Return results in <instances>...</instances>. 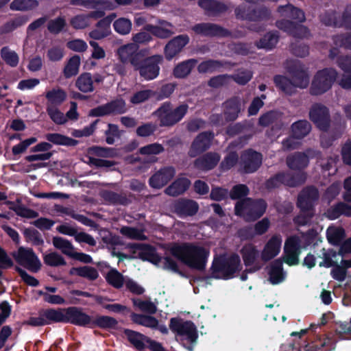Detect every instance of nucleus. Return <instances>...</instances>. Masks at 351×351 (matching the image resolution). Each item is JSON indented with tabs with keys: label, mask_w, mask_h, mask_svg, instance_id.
Segmentation results:
<instances>
[{
	"label": "nucleus",
	"mask_w": 351,
	"mask_h": 351,
	"mask_svg": "<svg viewBox=\"0 0 351 351\" xmlns=\"http://www.w3.org/2000/svg\"><path fill=\"white\" fill-rule=\"evenodd\" d=\"M170 254L183 264L191 269L204 271L206 269L208 250L193 243H174L169 248Z\"/></svg>",
	"instance_id": "obj_1"
},
{
	"label": "nucleus",
	"mask_w": 351,
	"mask_h": 351,
	"mask_svg": "<svg viewBox=\"0 0 351 351\" xmlns=\"http://www.w3.org/2000/svg\"><path fill=\"white\" fill-rule=\"evenodd\" d=\"M241 269L240 256L236 253H232L215 257L210 269L212 278L229 280L233 278Z\"/></svg>",
	"instance_id": "obj_2"
},
{
	"label": "nucleus",
	"mask_w": 351,
	"mask_h": 351,
	"mask_svg": "<svg viewBox=\"0 0 351 351\" xmlns=\"http://www.w3.org/2000/svg\"><path fill=\"white\" fill-rule=\"evenodd\" d=\"M319 197L318 189L313 186L302 189L298 195L296 206L300 210L295 221L300 225H306L314 216L315 206Z\"/></svg>",
	"instance_id": "obj_3"
},
{
	"label": "nucleus",
	"mask_w": 351,
	"mask_h": 351,
	"mask_svg": "<svg viewBox=\"0 0 351 351\" xmlns=\"http://www.w3.org/2000/svg\"><path fill=\"white\" fill-rule=\"evenodd\" d=\"M169 328L186 350H193L194 345L197 341L198 332L192 321H184L179 317H172L169 321Z\"/></svg>",
	"instance_id": "obj_4"
},
{
	"label": "nucleus",
	"mask_w": 351,
	"mask_h": 351,
	"mask_svg": "<svg viewBox=\"0 0 351 351\" xmlns=\"http://www.w3.org/2000/svg\"><path fill=\"white\" fill-rule=\"evenodd\" d=\"M267 206V202L263 198L245 197L236 202L234 214L246 222H253L263 216Z\"/></svg>",
	"instance_id": "obj_5"
},
{
	"label": "nucleus",
	"mask_w": 351,
	"mask_h": 351,
	"mask_svg": "<svg viewBox=\"0 0 351 351\" xmlns=\"http://www.w3.org/2000/svg\"><path fill=\"white\" fill-rule=\"evenodd\" d=\"M189 106L186 104H180L173 108L170 101H165L153 112V115L159 120L160 127L170 128L179 123L187 114Z\"/></svg>",
	"instance_id": "obj_6"
},
{
	"label": "nucleus",
	"mask_w": 351,
	"mask_h": 351,
	"mask_svg": "<svg viewBox=\"0 0 351 351\" xmlns=\"http://www.w3.org/2000/svg\"><path fill=\"white\" fill-rule=\"evenodd\" d=\"M306 180V176L303 172L291 173L289 172H278L271 176L265 182V187L268 191L280 188L282 185L289 187H296L303 184Z\"/></svg>",
	"instance_id": "obj_7"
},
{
	"label": "nucleus",
	"mask_w": 351,
	"mask_h": 351,
	"mask_svg": "<svg viewBox=\"0 0 351 351\" xmlns=\"http://www.w3.org/2000/svg\"><path fill=\"white\" fill-rule=\"evenodd\" d=\"M65 308H40L37 317H30L26 324L33 327L64 324Z\"/></svg>",
	"instance_id": "obj_8"
},
{
	"label": "nucleus",
	"mask_w": 351,
	"mask_h": 351,
	"mask_svg": "<svg viewBox=\"0 0 351 351\" xmlns=\"http://www.w3.org/2000/svg\"><path fill=\"white\" fill-rule=\"evenodd\" d=\"M163 62L162 55L156 54L146 56V51L143 53L134 70L138 71L140 76L145 80H152L156 78L160 73V64Z\"/></svg>",
	"instance_id": "obj_9"
},
{
	"label": "nucleus",
	"mask_w": 351,
	"mask_h": 351,
	"mask_svg": "<svg viewBox=\"0 0 351 351\" xmlns=\"http://www.w3.org/2000/svg\"><path fill=\"white\" fill-rule=\"evenodd\" d=\"M337 71L331 68H326L319 71L315 75L309 88L311 95H321L332 87L336 80Z\"/></svg>",
	"instance_id": "obj_10"
},
{
	"label": "nucleus",
	"mask_w": 351,
	"mask_h": 351,
	"mask_svg": "<svg viewBox=\"0 0 351 351\" xmlns=\"http://www.w3.org/2000/svg\"><path fill=\"white\" fill-rule=\"evenodd\" d=\"M123 333L128 341L137 350L148 348L152 351H166L162 345L150 337L131 329H124Z\"/></svg>",
	"instance_id": "obj_11"
},
{
	"label": "nucleus",
	"mask_w": 351,
	"mask_h": 351,
	"mask_svg": "<svg viewBox=\"0 0 351 351\" xmlns=\"http://www.w3.org/2000/svg\"><path fill=\"white\" fill-rule=\"evenodd\" d=\"M234 14L237 19L250 21H267L271 16L270 10L265 6L252 8L246 5H240L237 7Z\"/></svg>",
	"instance_id": "obj_12"
},
{
	"label": "nucleus",
	"mask_w": 351,
	"mask_h": 351,
	"mask_svg": "<svg viewBox=\"0 0 351 351\" xmlns=\"http://www.w3.org/2000/svg\"><path fill=\"white\" fill-rule=\"evenodd\" d=\"M310 120L322 132H327L330 127L329 109L320 103L313 104L308 112Z\"/></svg>",
	"instance_id": "obj_13"
},
{
	"label": "nucleus",
	"mask_w": 351,
	"mask_h": 351,
	"mask_svg": "<svg viewBox=\"0 0 351 351\" xmlns=\"http://www.w3.org/2000/svg\"><path fill=\"white\" fill-rule=\"evenodd\" d=\"M14 257L19 265L33 273H37L41 268V262L32 248L20 247Z\"/></svg>",
	"instance_id": "obj_14"
},
{
	"label": "nucleus",
	"mask_w": 351,
	"mask_h": 351,
	"mask_svg": "<svg viewBox=\"0 0 351 351\" xmlns=\"http://www.w3.org/2000/svg\"><path fill=\"white\" fill-rule=\"evenodd\" d=\"M301 253V241L298 236L292 235L287 238L284 245V257L282 261L289 266L297 265L300 263Z\"/></svg>",
	"instance_id": "obj_15"
},
{
	"label": "nucleus",
	"mask_w": 351,
	"mask_h": 351,
	"mask_svg": "<svg viewBox=\"0 0 351 351\" xmlns=\"http://www.w3.org/2000/svg\"><path fill=\"white\" fill-rule=\"evenodd\" d=\"M262 162V154L249 148L241 153L239 164L244 173H252L260 168Z\"/></svg>",
	"instance_id": "obj_16"
},
{
	"label": "nucleus",
	"mask_w": 351,
	"mask_h": 351,
	"mask_svg": "<svg viewBox=\"0 0 351 351\" xmlns=\"http://www.w3.org/2000/svg\"><path fill=\"white\" fill-rule=\"evenodd\" d=\"M92 317L80 307L69 306L65 308L64 324H71L81 327L90 328Z\"/></svg>",
	"instance_id": "obj_17"
},
{
	"label": "nucleus",
	"mask_w": 351,
	"mask_h": 351,
	"mask_svg": "<svg viewBox=\"0 0 351 351\" xmlns=\"http://www.w3.org/2000/svg\"><path fill=\"white\" fill-rule=\"evenodd\" d=\"M145 52L144 49H140L138 45L131 43L123 45L117 49V55L122 63H130L134 67Z\"/></svg>",
	"instance_id": "obj_18"
},
{
	"label": "nucleus",
	"mask_w": 351,
	"mask_h": 351,
	"mask_svg": "<svg viewBox=\"0 0 351 351\" xmlns=\"http://www.w3.org/2000/svg\"><path fill=\"white\" fill-rule=\"evenodd\" d=\"M214 136L212 131L200 132L193 141L189 150V156L195 158L208 149Z\"/></svg>",
	"instance_id": "obj_19"
},
{
	"label": "nucleus",
	"mask_w": 351,
	"mask_h": 351,
	"mask_svg": "<svg viewBox=\"0 0 351 351\" xmlns=\"http://www.w3.org/2000/svg\"><path fill=\"white\" fill-rule=\"evenodd\" d=\"M187 34H180L171 38L164 47V55L167 60L170 61L178 55L189 43Z\"/></svg>",
	"instance_id": "obj_20"
},
{
	"label": "nucleus",
	"mask_w": 351,
	"mask_h": 351,
	"mask_svg": "<svg viewBox=\"0 0 351 351\" xmlns=\"http://www.w3.org/2000/svg\"><path fill=\"white\" fill-rule=\"evenodd\" d=\"M176 169L172 166L160 168L149 179V185L152 189H160L167 185L175 176Z\"/></svg>",
	"instance_id": "obj_21"
},
{
	"label": "nucleus",
	"mask_w": 351,
	"mask_h": 351,
	"mask_svg": "<svg viewBox=\"0 0 351 351\" xmlns=\"http://www.w3.org/2000/svg\"><path fill=\"white\" fill-rule=\"evenodd\" d=\"M192 29L195 34L204 36L228 37L231 35L228 29L211 23H197L192 27Z\"/></svg>",
	"instance_id": "obj_22"
},
{
	"label": "nucleus",
	"mask_w": 351,
	"mask_h": 351,
	"mask_svg": "<svg viewBox=\"0 0 351 351\" xmlns=\"http://www.w3.org/2000/svg\"><path fill=\"white\" fill-rule=\"evenodd\" d=\"M156 25L147 24L143 27V29L149 32L152 36L160 39H167L175 34L173 31L174 25L165 20L159 19Z\"/></svg>",
	"instance_id": "obj_23"
},
{
	"label": "nucleus",
	"mask_w": 351,
	"mask_h": 351,
	"mask_svg": "<svg viewBox=\"0 0 351 351\" xmlns=\"http://www.w3.org/2000/svg\"><path fill=\"white\" fill-rule=\"evenodd\" d=\"M222 108L226 121H234L242 110L241 100L239 97H232L223 103Z\"/></svg>",
	"instance_id": "obj_24"
},
{
	"label": "nucleus",
	"mask_w": 351,
	"mask_h": 351,
	"mask_svg": "<svg viewBox=\"0 0 351 351\" xmlns=\"http://www.w3.org/2000/svg\"><path fill=\"white\" fill-rule=\"evenodd\" d=\"M282 238L280 235H273L265 243L261 252V260L267 263L277 256L280 252Z\"/></svg>",
	"instance_id": "obj_25"
},
{
	"label": "nucleus",
	"mask_w": 351,
	"mask_h": 351,
	"mask_svg": "<svg viewBox=\"0 0 351 351\" xmlns=\"http://www.w3.org/2000/svg\"><path fill=\"white\" fill-rule=\"evenodd\" d=\"M128 247L134 250H139V258L143 261H147L153 264H158L162 257L156 253L155 248L149 244L146 243H129Z\"/></svg>",
	"instance_id": "obj_26"
},
{
	"label": "nucleus",
	"mask_w": 351,
	"mask_h": 351,
	"mask_svg": "<svg viewBox=\"0 0 351 351\" xmlns=\"http://www.w3.org/2000/svg\"><path fill=\"white\" fill-rule=\"evenodd\" d=\"M220 156L216 152H207L194 160V167L199 171H208L213 169L219 163Z\"/></svg>",
	"instance_id": "obj_27"
},
{
	"label": "nucleus",
	"mask_w": 351,
	"mask_h": 351,
	"mask_svg": "<svg viewBox=\"0 0 351 351\" xmlns=\"http://www.w3.org/2000/svg\"><path fill=\"white\" fill-rule=\"evenodd\" d=\"M173 208L180 217H191L198 212L199 205L193 199L180 198L175 202Z\"/></svg>",
	"instance_id": "obj_28"
},
{
	"label": "nucleus",
	"mask_w": 351,
	"mask_h": 351,
	"mask_svg": "<svg viewBox=\"0 0 351 351\" xmlns=\"http://www.w3.org/2000/svg\"><path fill=\"white\" fill-rule=\"evenodd\" d=\"M198 5L209 16H219L228 10V6L226 3L217 0H199Z\"/></svg>",
	"instance_id": "obj_29"
},
{
	"label": "nucleus",
	"mask_w": 351,
	"mask_h": 351,
	"mask_svg": "<svg viewBox=\"0 0 351 351\" xmlns=\"http://www.w3.org/2000/svg\"><path fill=\"white\" fill-rule=\"evenodd\" d=\"M277 12L281 16L291 18L299 23H303L306 20L304 11L291 3H287L285 5H279L277 8Z\"/></svg>",
	"instance_id": "obj_30"
},
{
	"label": "nucleus",
	"mask_w": 351,
	"mask_h": 351,
	"mask_svg": "<svg viewBox=\"0 0 351 351\" xmlns=\"http://www.w3.org/2000/svg\"><path fill=\"white\" fill-rule=\"evenodd\" d=\"M269 280L272 285L281 283L285 278L283 271V261L281 258L275 259L270 265L268 271Z\"/></svg>",
	"instance_id": "obj_31"
},
{
	"label": "nucleus",
	"mask_w": 351,
	"mask_h": 351,
	"mask_svg": "<svg viewBox=\"0 0 351 351\" xmlns=\"http://www.w3.org/2000/svg\"><path fill=\"white\" fill-rule=\"evenodd\" d=\"M240 253L242 256L244 265L246 267L254 265L259 256H261V254L256 246L252 243L244 245L240 250Z\"/></svg>",
	"instance_id": "obj_32"
},
{
	"label": "nucleus",
	"mask_w": 351,
	"mask_h": 351,
	"mask_svg": "<svg viewBox=\"0 0 351 351\" xmlns=\"http://www.w3.org/2000/svg\"><path fill=\"white\" fill-rule=\"evenodd\" d=\"M100 196L106 202L112 205L127 206L132 202L125 195L109 190L102 191Z\"/></svg>",
	"instance_id": "obj_33"
},
{
	"label": "nucleus",
	"mask_w": 351,
	"mask_h": 351,
	"mask_svg": "<svg viewBox=\"0 0 351 351\" xmlns=\"http://www.w3.org/2000/svg\"><path fill=\"white\" fill-rule=\"evenodd\" d=\"M191 181L186 178H180L167 186L165 193L170 196L176 197L184 193L190 186Z\"/></svg>",
	"instance_id": "obj_34"
},
{
	"label": "nucleus",
	"mask_w": 351,
	"mask_h": 351,
	"mask_svg": "<svg viewBox=\"0 0 351 351\" xmlns=\"http://www.w3.org/2000/svg\"><path fill=\"white\" fill-rule=\"evenodd\" d=\"M197 60L191 58L178 63L173 69V75L177 79H184L195 68Z\"/></svg>",
	"instance_id": "obj_35"
},
{
	"label": "nucleus",
	"mask_w": 351,
	"mask_h": 351,
	"mask_svg": "<svg viewBox=\"0 0 351 351\" xmlns=\"http://www.w3.org/2000/svg\"><path fill=\"white\" fill-rule=\"evenodd\" d=\"M289 73L293 78V83L296 88H305L308 86V73L301 67L294 65L289 68Z\"/></svg>",
	"instance_id": "obj_36"
},
{
	"label": "nucleus",
	"mask_w": 351,
	"mask_h": 351,
	"mask_svg": "<svg viewBox=\"0 0 351 351\" xmlns=\"http://www.w3.org/2000/svg\"><path fill=\"white\" fill-rule=\"evenodd\" d=\"M341 215L351 217V206L339 202L327 209L326 216L330 220L338 219Z\"/></svg>",
	"instance_id": "obj_37"
},
{
	"label": "nucleus",
	"mask_w": 351,
	"mask_h": 351,
	"mask_svg": "<svg viewBox=\"0 0 351 351\" xmlns=\"http://www.w3.org/2000/svg\"><path fill=\"white\" fill-rule=\"evenodd\" d=\"M308 157L304 152H295L292 156L287 158V165L291 169H304L308 166Z\"/></svg>",
	"instance_id": "obj_38"
},
{
	"label": "nucleus",
	"mask_w": 351,
	"mask_h": 351,
	"mask_svg": "<svg viewBox=\"0 0 351 351\" xmlns=\"http://www.w3.org/2000/svg\"><path fill=\"white\" fill-rule=\"evenodd\" d=\"M226 64L227 62L223 60L208 59L199 64L197 71L199 73L221 72Z\"/></svg>",
	"instance_id": "obj_39"
},
{
	"label": "nucleus",
	"mask_w": 351,
	"mask_h": 351,
	"mask_svg": "<svg viewBox=\"0 0 351 351\" xmlns=\"http://www.w3.org/2000/svg\"><path fill=\"white\" fill-rule=\"evenodd\" d=\"M311 129V124L307 120H299L291 124V134L296 139L302 140L310 133Z\"/></svg>",
	"instance_id": "obj_40"
},
{
	"label": "nucleus",
	"mask_w": 351,
	"mask_h": 351,
	"mask_svg": "<svg viewBox=\"0 0 351 351\" xmlns=\"http://www.w3.org/2000/svg\"><path fill=\"white\" fill-rule=\"evenodd\" d=\"M66 91L62 88H52L45 94L47 100V106L58 107L66 100Z\"/></svg>",
	"instance_id": "obj_41"
},
{
	"label": "nucleus",
	"mask_w": 351,
	"mask_h": 351,
	"mask_svg": "<svg viewBox=\"0 0 351 351\" xmlns=\"http://www.w3.org/2000/svg\"><path fill=\"white\" fill-rule=\"evenodd\" d=\"M276 87L288 95H292L295 92V86L292 80L282 75H276L274 77Z\"/></svg>",
	"instance_id": "obj_42"
},
{
	"label": "nucleus",
	"mask_w": 351,
	"mask_h": 351,
	"mask_svg": "<svg viewBox=\"0 0 351 351\" xmlns=\"http://www.w3.org/2000/svg\"><path fill=\"white\" fill-rule=\"evenodd\" d=\"M117 325L118 321L115 318L108 315H99L95 319L92 318L90 328L98 327L106 330L117 329Z\"/></svg>",
	"instance_id": "obj_43"
},
{
	"label": "nucleus",
	"mask_w": 351,
	"mask_h": 351,
	"mask_svg": "<svg viewBox=\"0 0 351 351\" xmlns=\"http://www.w3.org/2000/svg\"><path fill=\"white\" fill-rule=\"evenodd\" d=\"M75 86L84 93L93 92L95 88L91 74L87 72L80 74L75 81Z\"/></svg>",
	"instance_id": "obj_44"
},
{
	"label": "nucleus",
	"mask_w": 351,
	"mask_h": 351,
	"mask_svg": "<svg viewBox=\"0 0 351 351\" xmlns=\"http://www.w3.org/2000/svg\"><path fill=\"white\" fill-rule=\"evenodd\" d=\"M45 138L54 145L74 147L78 144V141L59 133H48Z\"/></svg>",
	"instance_id": "obj_45"
},
{
	"label": "nucleus",
	"mask_w": 351,
	"mask_h": 351,
	"mask_svg": "<svg viewBox=\"0 0 351 351\" xmlns=\"http://www.w3.org/2000/svg\"><path fill=\"white\" fill-rule=\"evenodd\" d=\"M130 317L133 323L147 328H154L158 324V319L151 315L132 313Z\"/></svg>",
	"instance_id": "obj_46"
},
{
	"label": "nucleus",
	"mask_w": 351,
	"mask_h": 351,
	"mask_svg": "<svg viewBox=\"0 0 351 351\" xmlns=\"http://www.w3.org/2000/svg\"><path fill=\"white\" fill-rule=\"evenodd\" d=\"M278 39V32H268L257 42L256 46L259 49H271L275 47Z\"/></svg>",
	"instance_id": "obj_47"
},
{
	"label": "nucleus",
	"mask_w": 351,
	"mask_h": 351,
	"mask_svg": "<svg viewBox=\"0 0 351 351\" xmlns=\"http://www.w3.org/2000/svg\"><path fill=\"white\" fill-rule=\"evenodd\" d=\"M80 66V57L78 55H74L67 62L65 65L63 74L65 78H70L76 75L79 72Z\"/></svg>",
	"instance_id": "obj_48"
},
{
	"label": "nucleus",
	"mask_w": 351,
	"mask_h": 351,
	"mask_svg": "<svg viewBox=\"0 0 351 351\" xmlns=\"http://www.w3.org/2000/svg\"><path fill=\"white\" fill-rule=\"evenodd\" d=\"M23 236L25 241L34 246H43L44 245V239L42 234L34 228H25L23 231Z\"/></svg>",
	"instance_id": "obj_49"
},
{
	"label": "nucleus",
	"mask_w": 351,
	"mask_h": 351,
	"mask_svg": "<svg viewBox=\"0 0 351 351\" xmlns=\"http://www.w3.org/2000/svg\"><path fill=\"white\" fill-rule=\"evenodd\" d=\"M37 0H14L10 4V8L16 11L32 10L38 6Z\"/></svg>",
	"instance_id": "obj_50"
},
{
	"label": "nucleus",
	"mask_w": 351,
	"mask_h": 351,
	"mask_svg": "<svg viewBox=\"0 0 351 351\" xmlns=\"http://www.w3.org/2000/svg\"><path fill=\"white\" fill-rule=\"evenodd\" d=\"M52 243L55 248L60 250L64 254L71 256L74 247L69 240L60 237H53Z\"/></svg>",
	"instance_id": "obj_51"
},
{
	"label": "nucleus",
	"mask_w": 351,
	"mask_h": 351,
	"mask_svg": "<svg viewBox=\"0 0 351 351\" xmlns=\"http://www.w3.org/2000/svg\"><path fill=\"white\" fill-rule=\"evenodd\" d=\"M0 54L2 60L6 64L11 67H16L18 65L19 62V56L14 51L11 50L9 47H2Z\"/></svg>",
	"instance_id": "obj_52"
},
{
	"label": "nucleus",
	"mask_w": 351,
	"mask_h": 351,
	"mask_svg": "<svg viewBox=\"0 0 351 351\" xmlns=\"http://www.w3.org/2000/svg\"><path fill=\"white\" fill-rule=\"evenodd\" d=\"M67 24L66 20L62 16H58L54 19H51L47 23L48 31L54 35H58L60 33L66 31Z\"/></svg>",
	"instance_id": "obj_53"
},
{
	"label": "nucleus",
	"mask_w": 351,
	"mask_h": 351,
	"mask_svg": "<svg viewBox=\"0 0 351 351\" xmlns=\"http://www.w3.org/2000/svg\"><path fill=\"white\" fill-rule=\"evenodd\" d=\"M110 114H122L127 112L126 104L122 98L113 99L106 103Z\"/></svg>",
	"instance_id": "obj_54"
},
{
	"label": "nucleus",
	"mask_w": 351,
	"mask_h": 351,
	"mask_svg": "<svg viewBox=\"0 0 351 351\" xmlns=\"http://www.w3.org/2000/svg\"><path fill=\"white\" fill-rule=\"evenodd\" d=\"M44 263L50 267L64 266L66 262L64 257L58 252H53L43 256Z\"/></svg>",
	"instance_id": "obj_55"
},
{
	"label": "nucleus",
	"mask_w": 351,
	"mask_h": 351,
	"mask_svg": "<svg viewBox=\"0 0 351 351\" xmlns=\"http://www.w3.org/2000/svg\"><path fill=\"white\" fill-rule=\"evenodd\" d=\"M107 282L116 289L123 287L124 279L123 275L116 269H111L106 276Z\"/></svg>",
	"instance_id": "obj_56"
},
{
	"label": "nucleus",
	"mask_w": 351,
	"mask_h": 351,
	"mask_svg": "<svg viewBox=\"0 0 351 351\" xmlns=\"http://www.w3.org/2000/svg\"><path fill=\"white\" fill-rule=\"evenodd\" d=\"M120 233L130 239L139 241H143L146 239V236L143 234V232L134 227L123 226L120 229Z\"/></svg>",
	"instance_id": "obj_57"
},
{
	"label": "nucleus",
	"mask_w": 351,
	"mask_h": 351,
	"mask_svg": "<svg viewBox=\"0 0 351 351\" xmlns=\"http://www.w3.org/2000/svg\"><path fill=\"white\" fill-rule=\"evenodd\" d=\"M250 193V189L247 185L243 184H239L234 185L229 193L230 197L233 199H242L247 197V196Z\"/></svg>",
	"instance_id": "obj_58"
},
{
	"label": "nucleus",
	"mask_w": 351,
	"mask_h": 351,
	"mask_svg": "<svg viewBox=\"0 0 351 351\" xmlns=\"http://www.w3.org/2000/svg\"><path fill=\"white\" fill-rule=\"evenodd\" d=\"M46 111L50 119L56 124L62 125L67 121L64 114L57 107L47 106Z\"/></svg>",
	"instance_id": "obj_59"
},
{
	"label": "nucleus",
	"mask_w": 351,
	"mask_h": 351,
	"mask_svg": "<svg viewBox=\"0 0 351 351\" xmlns=\"http://www.w3.org/2000/svg\"><path fill=\"white\" fill-rule=\"evenodd\" d=\"M113 27L114 31L119 34L126 35L131 31L132 23L128 19L119 18L114 22Z\"/></svg>",
	"instance_id": "obj_60"
},
{
	"label": "nucleus",
	"mask_w": 351,
	"mask_h": 351,
	"mask_svg": "<svg viewBox=\"0 0 351 351\" xmlns=\"http://www.w3.org/2000/svg\"><path fill=\"white\" fill-rule=\"evenodd\" d=\"M106 142L108 145H113L114 143V138H119L121 136V132L119 130V126L114 123H108V129L105 131Z\"/></svg>",
	"instance_id": "obj_61"
},
{
	"label": "nucleus",
	"mask_w": 351,
	"mask_h": 351,
	"mask_svg": "<svg viewBox=\"0 0 351 351\" xmlns=\"http://www.w3.org/2000/svg\"><path fill=\"white\" fill-rule=\"evenodd\" d=\"M335 10H327L319 16L320 21L326 26L341 27L336 16Z\"/></svg>",
	"instance_id": "obj_62"
},
{
	"label": "nucleus",
	"mask_w": 351,
	"mask_h": 351,
	"mask_svg": "<svg viewBox=\"0 0 351 351\" xmlns=\"http://www.w3.org/2000/svg\"><path fill=\"white\" fill-rule=\"evenodd\" d=\"M239 156L236 152H230L228 153L220 163V169L225 171L230 169L237 163Z\"/></svg>",
	"instance_id": "obj_63"
},
{
	"label": "nucleus",
	"mask_w": 351,
	"mask_h": 351,
	"mask_svg": "<svg viewBox=\"0 0 351 351\" xmlns=\"http://www.w3.org/2000/svg\"><path fill=\"white\" fill-rule=\"evenodd\" d=\"M230 78L237 84L243 86L247 84L252 80V73L249 70L242 69L239 71L236 74L230 75Z\"/></svg>",
	"instance_id": "obj_64"
}]
</instances>
